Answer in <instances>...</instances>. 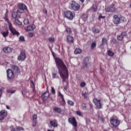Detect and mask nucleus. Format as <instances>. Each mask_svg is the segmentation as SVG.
Masks as SVG:
<instances>
[{
    "mask_svg": "<svg viewBox=\"0 0 131 131\" xmlns=\"http://www.w3.org/2000/svg\"><path fill=\"white\" fill-rule=\"evenodd\" d=\"M82 50L80 48H76L74 51V54L75 55H78L79 54H81Z\"/></svg>",
    "mask_w": 131,
    "mask_h": 131,
    "instance_id": "b1692460",
    "label": "nucleus"
},
{
    "mask_svg": "<svg viewBox=\"0 0 131 131\" xmlns=\"http://www.w3.org/2000/svg\"><path fill=\"white\" fill-rule=\"evenodd\" d=\"M105 18V16H103L102 15H100L99 16V19H104Z\"/></svg>",
    "mask_w": 131,
    "mask_h": 131,
    "instance_id": "13d9d810",
    "label": "nucleus"
},
{
    "mask_svg": "<svg viewBox=\"0 0 131 131\" xmlns=\"http://www.w3.org/2000/svg\"><path fill=\"white\" fill-rule=\"evenodd\" d=\"M127 20L126 19V18H125L123 16H121L120 17V21H122L123 22H126Z\"/></svg>",
    "mask_w": 131,
    "mask_h": 131,
    "instance_id": "f704fd0d",
    "label": "nucleus"
},
{
    "mask_svg": "<svg viewBox=\"0 0 131 131\" xmlns=\"http://www.w3.org/2000/svg\"><path fill=\"white\" fill-rule=\"evenodd\" d=\"M49 97H50V92L49 91L46 92L41 95L42 99L49 98Z\"/></svg>",
    "mask_w": 131,
    "mask_h": 131,
    "instance_id": "6ab92c4d",
    "label": "nucleus"
},
{
    "mask_svg": "<svg viewBox=\"0 0 131 131\" xmlns=\"http://www.w3.org/2000/svg\"><path fill=\"white\" fill-rule=\"evenodd\" d=\"M107 43V38L103 37L102 39V43L100 44V47H104Z\"/></svg>",
    "mask_w": 131,
    "mask_h": 131,
    "instance_id": "4be33fe9",
    "label": "nucleus"
},
{
    "mask_svg": "<svg viewBox=\"0 0 131 131\" xmlns=\"http://www.w3.org/2000/svg\"><path fill=\"white\" fill-rule=\"evenodd\" d=\"M67 89H68V82L67 83V85L64 86L63 91H67Z\"/></svg>",
    "mask_w": 131,
    "mask_h": 131,
    "instance_id": "603ef678",
    "label": "nucleus"
},
{
    "mask_svg": "<svg viewBox=\"0 0 131 131\" xmlns=\"http://www.w3.org/2000/svg\"><path fill=\"white\" fill-rule=\"evenodd\" d=\"M17 25H22V23L19 20L17 19Z\"/></svg>",
    "mask_w": 131,
    "mask_h": 131,
    "instance_id": "5fc2aeb1",
    "label": "nucleus"
},
{
    "mask_svg": "<svg viewBox=\"0 0 131 131\" xmlns=\"http://www.w3.org/2000/svg\"><path fill=\"white\" fill-rule=\"evenodd\" d=\"M35 25H32L31 26H29L27 27V31H33L36 28Z\"/></svg>",
    "mask_w": 131,
    "mask_h": 131,
    "instance_id": "f3484780",
    "label": "nucleus"
},
{
    "mask_svg": "<svg viewBox=\"0 0 131 131\" xmlns=\"http://www.w3.org/2000/svg\"><path fill=\"white\" fill-rule=\"evenodd\" d=\"M7 109H10V107L9 105H6Z\"/></svg>",
    "mask_w": 131,
    "mask_h": 131,
    "instance_id": "0e129e2a",
    "label": "nucleus"
},
{
    "mask_svg": "<svg viewBox=\"0 0 131 131\" xmlns=\"http://www.w3.org/2000/svg\"><path fill=\"white\" fill-rule=\"evenodd\" d=\"M82 19L83 21H86V19H88V15L86 14H82Z\"/></svg>",
    "mask_w": 131,
    "mask_h": 131,
    "instance_id": "2f4dec72",
    "label": "nucleus"
},
{
    "mask_svg": "<svg viewBox=\"0 0 131 131\" xmlns=\"http://www.w3.org/2000/svg\"><path fill=\"white\" fill-rule=\"evenodd\" d=\"M93 103L98 109H101L103 107V104L101 103V100L98 99L97 98L93 99Z\"/></svg>",
    "mask_w": 131,
    "mask_h": 131,
    "instance_id": "1a4fd4ad",
    "label": "nucleus"
},
{
    "mask_svg": "<svg viewBox=\"0 0 131 131\" xmlns=\"http://www.w3.org/2000/svg\"><path fill=\"white\" fill-rule=\"evenodd\" d=\"M126 35H127V34H126V32H122L121 34V35H122L124 37V36H126Z\"/></svg>",
    "mask_w": 131,
    "mask_h": 131,
    "instance_id": "864d4df0",
    "label": "nucleus"
},
{
    "mask_svg": "<svg viewBox=\"0 0 131 131\" xmlns=\"http://www.w3.org/2000/svg\"><path fill=\"white\" fill-rule=\"evenodd\" d=\"M68 120L69 122L74 127L75 130H77V121H76V118L75 117H72L69 118Z\"/></svg>",
    "mask_w": 131,
    "mask_h": 131,
    "instance_id": "423d86ee",
    "label": "nucleus"
},
{
    "mask_svg": "<svg viewBox=\"0 0 131 131\" xmlns=\"http://www.w3.org/2000/svg\"><path fill=\"white\" fill-rule=\"evenodd\" d=\"M64 17L68 20H72L75 17V12L70 10L64 12Z\"/></svg>",
    "mask_w": 131,
    "mask_h": 131,
    "instance_id": "7ed1b4c3",
    "label": "nucleus"
},
{
    "mask_svg": "<svg viewBox=\"0 0 131 131\" xmlns=\"http://www.w3.org/2000/svg\"><path fill=\"white\" fill-rule=\"evenodd\" d=\"M8 115V112L6 110L0 111V120H4Z\"/></svg>",
    "mask_w": 131,
    "mask_h": 131,
    "instance_id": "f8f14e48",
    "label": "nucleus"
},
{
    "mask_svg": "<svg viewBox=\"0 0 131 131\" xmlns=\"http://www.w3.org/2000/svg\"><path fill=\"white\" fill-rule=\"evenodd\" d=\"M5 90V88L2 87L0 89V99L2 98V96L3 95V92Z\"/></svg>",
    "mask_w": 131,
    "mask_h": 131,
    "instance_id": "58836bf2",
    "label": "nucleus"
},
{
    "mask_svg": "<svg viewBox=\"0 0 131 131\" xmlns=\"http://www.w3.org/2000/svg\"><path fill=\"white\" fill-rule=\"evenodd\" d=\"M1 34L4 37H7L9 35V31L7 30L6 32H2Z\"/></svg>",
    "mask_w": 131,
    "mask_h": 131,
    "instance_id": "cd10ccee",
    "label": "nucleus"
},
{
    "mask_svg": "<svg viewBox=\"0 0 131 131\" xmlns=\"http://www.w3.org/2000/svg\"><path fill=\"white\" fill-rule=\"evenodd\" d=\"M52 54L53 56L55 58V53H54L53 52H52Z\"/></svg>",
    "mask_w": 131,
    "mask_h": 131,
    "instance_id": "e2e57ef3",
    "label": "nucleus"
},
{
    "mask_svg": "<svg viewBox=\"0 0 131 131\" xmlns=\"http://www.w3.org/2000/svg\"><path fill=\"white\" fill-rule=\"evenodd\" d=\"M76 114H77V115H78L79 116H81V117H82V116H83V115H82V113H81V112H80L79 111H76Z\"/></svg>",
    "mask_w": 131,
    "mask_h": 131,
    "instance_id": "a19ab883",
    "label": "nucleus"
},
{
    "mask_svg": "<svg viewBox=\"0 0 131 131\" xmlns=\"http://www.w3.org/2000/svg\"><path fill=\"white\" fill-rule=\"evenodd\" d=\"M19 70H20V69H19V67H17V73H18V71H19Z\"/></svg>",
    "mask_w": 131,
    "mask_h": 131,
    "instance_id": "69168bd1",
    "label": "nucleus"
},
{
    "mask_svg": "<svg viewBox=\"0 0 131 131\" xmlns=\"http://www.w3.org/2000/svg\"><path fill=\"white\" fill-rule=\"evenodd\" d=\"M107 55L110 57H113V56H114V52L111 51V50H108Z\"/></svg>",
    "mask_w": 131,
    "mask_h": 131,
    "instance_id": "c85d7f7f",
    "label": "nucleus"
},
{
    "mask_svg": "<svg viewBox=\"0 0 131 131\" xmlns=\"http://www.w3.org/2000/svg\"><path fill=\"white\" fill-rule=\"evenodd\" d=\"M58 95L61 98V101L63 104H66V102L65 101V99L64 98V95L61 93L60 92H58Z\"/></svg>",
    "mask_w": 131,
    "mask_h": 131,
    "instance_id": "412c9836",
    "label": "nucleus"
},
{
    "mask_svg": "<svg viewBox=\"0 0 131 131\" xmlns=\"http://www.w3.org/2000/svg\"><path fill=\"white\" fill-rule=\"evenodd\" d=\"M53 110L55 112H57V113H61V112H62V110L61 109V108H59L58 107H54Z\"/></svg>",
    "mask_w": 131,
    "mask_h": 131,
    "instance_id": "a878e982",
    "label": "nucleus"
},
{
    "mask_svg": "<svg viewBox=\"0 0 131 131\" xmlns=\"http://www.w3.org/2000/svg\"><path fill=\"white\" fill-rule=\"evenodd\" d=\"M12 16L16 22L17 21V12H12Z\"/></svg>",
    "mask_w": 131,
    "mask_h": 131,
    "instance_id": "bb28decb",
    "label": "nucleus"
},
{
    "mask_svg": "<svg viewBox=\"0 0 131 131\" xmlns=\"http://www.w3.org/2000/svg\"><path fill=\"white\" fill-rule=\"evenodd\" d=\"M67 40L69 43H73L74 42V38L70 35L67 37Z\"/></svg>",
    "mask_w": 131,
    "mask_h": 131,
    "instance_id": "2eb2a0df",
    "label": "nucleus"
},
{
    "mask_svg": "<svg viewBox=\"0 0 131 131\" xmlns=\"http://www.w3.org/2000/svg\"><path fill=\"white\" fill-rule=\"evenodd\" d=\"M24 130V128L22 127H18L17 128V131Z\"/></svg>",
    "mask_w": 131,
    "mask_h": 131,
    "instance_id": "3c124183",
    "label": "nucleus"
},
{
    "mask_svg": "<svg viewBox=\"0 0 131 131\" xmlns=\"http://www.w3.org/2000/svg\"><path fill=\"white\" fill-rule=\"evenodd\" d=\"M89 106H90L91 109H93V104L92 103H90L89 104Z\"/></svg>",
    "mask_w": 131,
    "mask_h": 131,
    "instance_id": "052dcab7",
    "label": "nucleus"
},
{
    "mask_svg": "<svg viewBox=\"0 0 131 131\" xmlns=\"http://www.w3.org/2000/svg\"><path fill=\"white\" fill-rule=\"evenodd\" d=\"M17 35H19V33H18V32H17Z\"/></svg>",
    "mask_w": 131,
    "mask_h": 131,
    "instance_id": "774afa93",
    "label": "nucleus"
},
{
    "mask_svg": "<svg viewBox=\"0 0 131 131\" xmlns=\"http://www.w3.org/2000/svg\"><path fill=\"white\" fill-rule=\"evenodd\" d=\"M9 12L8 10H7L6 13V16L5 17V21H7V23L9 24V30L11 31V33L13 34V35H15V34H17V31H16V29H15L14 28H13V26L10 22V20H9V19H8V13Z\"/></svg>",
    "mask_w": 131,
    "mask_h": 131,
    "instance_id": "f03ea898",
    "label": "nucleus"
},
{
    "mask_svg": "<svg viewBox=\"0 0 131 131\" xmlns=\"http://www.w3.org/2000/svg\"><path fill=\"white\" fill-rule=\"evenodd\" d=\"M48 40L50 42H55V40L54 37H50L48 38Z\"/></svg>",
    "mask_w": 131,
    "mask_h": 131,
    "instance_id": "c9c22d12",
    "label": "nucleus"
},
{
    "mask_svg": "<svg viewBox=\"0 0 131 131\" xmlns=\"http://www.w3.org/2000/svg\"><path fill=\"white\" fill-rule=\"evenodd\" d=\"M51 92L53 95H55L56 94V91L55 90V89L54 87H51Z\"/></svg>",
    "mask_w": 131,
    "mask_h": 131,
    "instance_id": "8fccbe9b",
    "label": "nucleus"
},
{
    "mask_svg": "<svg viewBox=\"0 0 131 131\" xmlns=\"http://www.w3.org/2000/svg\"><path fill=\"white\" fill-rule=\"evenodd\" d=\"M50 123L51 125H52V126H53V127H57L58 123L57 122V120H53L50 121Z\"/></svg>",
    "mask_w": 131,
    "mask_h": 131,
    "instance_id": "a211bd4d",
    "label": "nucleus"
},
{
    "mask_svg": "<svg viewBox=\"0 0 131 131\" xmlns=\"http://www.w3.org/2000/svg\"><path fill=\"white\" fill-rule=\"evenodd\" d=\"M24 24L25 25H27L28 24H29V20H28V18L25 19L24 20Z\"/></svg>",
    "mask_w": 131,
    "mask_h": 131,
    "instance_id": "79ce46f5",
    "label": "nucleus"
},
{
    "mask_svg": "<svg viewBox=\"0 0 131 131\" xmlns=\"http://www.w3.org/2000/svg\"><path fill=\"white\" fill-rule=\"evenodd\" d=\"M30 85L33 89V92H35V84L32 80H30Z\"/></svg>",
    "mask_w": 131,
    "mask_h": 131,
    "instance_id": "5701e85b",
    "label": "nucleus"
},
{
    "mask_svg": "<svg viewBox=\"0 0 131 131\" xmlns=\"http://www.w3.org/2000/svg\"><path fill=\"white\" fill-rule=\"evenodd\" d=\"M68 104H69L70 106H74V102H73L72 100H68Z\"/></svg>",
    "mask_w": 131,
    "mask_h": 131,
    "instance_id": "4c0bfd02",
    "label": "nucleus"
},
{
    "mask_svg": "<svg viewBox=\"0 0 131 131\" xmlns=\"http://www.w3.org/2000/svg\"><path fill=\"white\" fill-rule=\"evenodd\" d=\"M66 32L68 34H70V33H71V29H70V28H67Z\"/></svg>",
    "mask_w": 131,
    "mask_h": 131,
    "instance_id": "49530a36",
    "label": "nucleus"
},
{
    "mask_svg": "<svg viewBox=\"0 0 131 131\" xmlns=\"http://www.w3.org/2000/svg\"><path fill=\"white\" fill-rule=\"evenodd\" d=\"M80 2H81V3H84V0H80Z\"/></svg>",
    "mask_w": 131,
    "mask_h": 131,
    "instance_id": "338daca9",
    "label": "nucleus"
},
{
    "mask_svg": "<svg viewBox=\"0 0 131 131\" xmlns=\"http://www.w3.org/2000/svg\"><path fill=\"white\" fill-rule=\"evenodd\" d=\"M105 11L106 13H114L117 11V8L115 7V4H113L110 6H106Z\"/></svg>",
    "mask_w": 131,
    "mask_h": 131,
    "instance_id": "20e7f679",
    "label": "nucleus"
},
{
    "mask_svg": "<svg viewBox=\"0 0 131 131\" xmlns=\"http://www.w3.org/2000/svg\"><path fill=\"white\" fill-rule=\"evenodd\" d=\"M18 7L17 12H18V13H25V10H27V6L23 3L18 4Z\"/></svg>",
    "mask_w": 131,
    "mask_h": 131,
    "instance_id": "0eeeda50",
    "label": "nucleus"
},
{
    "mask_svg": "<svg viewBox=\"0 0 131 131\" xmlns=\"http://www.w3.org/2000/svg\"><path fill=\"white\" fill-rule=\"evenodd\" d=\"M52 78L58 79L59 78V73L57 72H54L52 74Z\"/></svg>",
    "mask_w": 131,
    "mask_h": 131,
    "instance_id": "aec40b11",
    "label": "nucleus"
},
{
    "mask_svg": "<svg viewBox=\"0 0 131 131\" xmlns=\"http://www.w3.org/2000/svg\"><path fill=\"white\" fill-rule=\"evenodd\" d=\"M37 123V121H33L32 123L33 127H35L36 126V124Z\"/></svg>",
    "mask_w": 131,
    "mask_h": 131,
    "instance_id": "a18cd8bd",
    "label": "nucleus"
},
{
    "mask_svg": "<svg viewBox=\"0 0 131 131\" xmlns=\"http://www.w3.org/2000/svg\"><path fill=\"white\" fill-rule=\"evenodd\" d=\"M12 69L13 70H16V66H12Z\"/></svg>",
    "mask_w": 131,
    "mask_h": 131,
    "instance_id": "bf43d9fd",
    "label": "nucleus"
},
{
    "mask_svg": "<svg viewBox=\"0 0 131 131\" xmlns=\"http://www.w3.org/2000/svg\"><path fill=\"white\" fill-rule=\"evenodd\" d=\"M43 13H44V14H48V10H47V9H44L43 10Z\"/></svg>",
    "mask_w": 131,
    "mask_h": 131,
    "instance_id": "6e6d98bb",
    "label": "nucleus"
},
{
    "mask_svg": "<svg viewBox=\"0 0 131 131\" xmlns=\"http://www.w3.org/2000/svg\"><path fill=\"white\" fill-rule=\"evenodd\" d=\"M82 96H83V97H84V99H87L88 98V93H86V92H83Z\"/></svg>",
    "mask_w": 131,
    "mask_h": 131,
    "instance_id": "37998d69",
    "label": "nucleus"
},
{
    "mask_svg": "<svg viewBox=\"0 0 131 131\" xmlns=\"http://www.w3.org/2000/svg\"><path fill=\"white\" fill-rule=\"evenodd\" d=\"M17 59L19 61H25V59H26V53L25 51H23L20 53V54L18 56Z\"/></svg>",
    "mask_w": 131,
    "mask_h": 131,
    "instance_id": "9b49d317",
    "label": "nucleus"
},
{
    "mask_svg": "<svg viewBox=\"0 0 131 131\" xmlns=\"http://www.w3.org/2000/svg\"><path fill=\"white\" fill-rule=\"evenodd\" d=\"M71 9L74 11H78L80 9V5L74 1H72L70 4Z\"/></svg>",
    "mask_w": 131,
    "mask_h": 131,
    "instance_id": "39448f33",
    "label": "nucleus"
},
{
    "mask_svg": "<svg viewBox=\"0 0 131 131\" xmlns=\"http://www.w3.org/2000/svg\"><path fill=\"white\" fill-rule=\"evenodd\" d=\"M98 10V8L97 7V5H94L92 6V12H97Z\"/></svg>",
    "mask_w": 131,
    "mask_h": 131,
    "instance_id": "c756f323",
    "label": "nucleus"
},
{
    "mask_svg": "<svg viewBox=\"0 0 131 131\" xmlns=\"http://www.w3.org/2000/svg\"><path fill=\"white\" fill-rule=\"evenodd\" d=\"M22 94L24 95H26V94H27V89L26 88H23Z\"/></svg>",
    "mask_w": 131,
    "mask_h": 131,
    "instance_id": "e433bc0d",
    "label": "nucleus"
},
{
    "mask_svg": "<svg viewBox=\"0 0 131 131\" xmlns=\"http://www.w3.org/2000/svg\"><path fill=\"white\" fill-rule=\"evenodd\" d=\"M29 36L30 37H33V33H30L29 34Z\"/></svg>",
    "mask_w": 131,
    "mask_h": 131,
    "instance_id": "4d7b16f0",
    "label": "nucleus"
},
{
    "mask_svg": "<svg viewBox=\"0 0 131 131\" xmlns=\"http://www.w3.org/2000/svg\"><path fill=\"white\" fill-rule=\"evenodd\" d=\"M92 32H93V33H94V34L100 33V30L97 28L93 27L92 28Z\"/></svg>",
    "mask_w": 131,
    "mask_h": 131,
    "instance_id": "393cba45",
    "label": "nucleus"
},
{
    "mask_svg": "<svg viewBox=\"0 0 131 131\" xmlns=\"http://www.w3.org/2000/svg\"><path fill=\"white\" fill-rule=\"evenodd\" d=\"M11 131H17V128H12Z\"/></svg>",
    "mask_w": 131,
    "mask_h": 131,
    "instance_id": "680f3d73",
    "label": "nucleus"
},
{
    "mask_svg": "<svg viewBox=\"0 0 131 131\" xmlns=\"http://www.w3.org/2000/svg\"><path fill=\"white\" fill-rule=\"evenodd\" d=\"M85 85H86V83H85V82H81V83H80L81 88H84V86H85Z\"/></svg>",
    "mask_w": 131,
    "mask_h": 131,
    "instance_id": "de8ad7c7",
    "label": "nucleus"
},
{
    "mask_svg": "<svg viewBox=\"0 0 131 131\" xmlns=\"http://www.w3.org/2000/svg\"><path fill=\"white\" fill-rule=\"evenodd\" d=\"M37 115L36 114H34L33 115V121H37Z\"/></svg>",
    "mask_w": 131,
    "mask_h": 131,
    "instance_id": "c03bdc74",
    "label": "nucleus"
},
{
    "mask_svg": "<svg viewBox=\"0 0 131 131\" xmlns=\"http://www.w3.org/2000/svg\"><path fill=\"white\" fill-rule=\"evenodd\" d=\"M113 22L114 24L118 25L120 24V17H118V15H114L113 16Z\"/></svg>",
    "mask_w": 131,
    "mask_h": 131,
    "instance_id": "ddd939ff",
    "label": "nucleus"
},
{
    "mask_svg": "<svg viewBox=\"0 0 131 131\" xmlns=\"http://www.w3.org/2000/svg\"><path fill=\"white\" fill-rule=\"evenodd\" d=\"M117 38L118 40H120V41L123 40L124 37L121 35H119L117 36Z\"/></svg>",
    "mask_w": 131,
    "mask_h": 131,
    "instance_id": "72a5a7b5",
    "label": "nucleus"
},
{
    "mask_svg": "<svg viewBox=\"0 0 131 131\" xmlns=\"http://www.w3.org/2000/svg\"><path fill=\"white\" fill-rule=\"evenodd\" d=\"M7 76L8 80L14 79V72L11 69H8L7 70Z\"/></svg>",
    "mask_w": 131,
    "mask_h": 131,
    "instance_id": "9d476101",
    "label": "nucleus"
},
{
    "mask_svg": "<svg viewBox=\"0 0 131 131\" xmlns=\"http://www.w3.org/2000/svg\"><path fill=\"white\" fill-rule=\"evenodd\" d=\"M82 107L83 110H86V104H85V103H82Z\"/></svg>",
    "mask_w": 131,
    "mask_h": 131,
    "instance_id": "09e8293b",
    "label": "nucleus"
},
{
    "mask_svg": "<svg viewBox=\"0 0 131 131\" xmlns=\"http://www.w3.org/2000/svg\"><path fill=\"white\" fill-rule=\"evenodd\" d=\"M3 51L4 53H6V54H10V53L12 52V48L9 47H6L3 48Z\"/></svg>",
    "mask_w": 131,
    "mask_h": 131,
    "instance_id": "4468645a",
    "label": "nucleus"
},
{
    "mask_svg": "<svg viewBox=\"0 0 131 131\" xmlns=\"http://www.w3.org/2000/svg\"><path fill=\"white\" fill-rule=\"evenodd\" d=\"M111 124L114 127H118V126H119V124H120V120L112 118L110 120Z\"/></svg>",
    "mask_w": 131,
    "mask_h": 131,
    "instance_id": "6e6552de",
    "label": "nucleus"
},
{
    "mask_svg": "<svg viewBox=\"0 0 131 131\" xmlns=\"http://www.w3.org/2000/svg\"><path fill=\"white\" fill-rule=\"evenodd\" d=\"M19 41H22V42L25 41V38L23 36H20L19 37Z\"/></svg>",
    "mask_w": 131,
    "mask_h": 131,
    "instance_id": "ea45409f",
    "label": "nucleus"
},
{
    "mask_svg": "<svg viewBox=\"0 0 131 131\" xmlns=\"http://www.w3.org/2000/svg\"><path fill=\"white\" fill-rule=\"evenodd\" d=\"M6 93L7 94H14V93H16V90H7Z\"/></svg>",
    "mask_w": 131,
    "mask_h": 131,
    "instance_id": "7c9ffc66",
    "label": "nucleus"
},
{
    "mask_svg": "<svg viewBox=\"0 0 131 131\" xmlns=\"http://www.w3.org/2000/svg\"><path fill=\"white\" fill-rule=\"evenodd\" d=\"M55 61L60 77L62 78V82H65L69 76L67 67L64 63V61L59 57H55Z\"/></svg>",
    "mask_w": 131,
    "mask_h": 131,
    "instance_id": "f257e3e1",
    "label": "nucleus"
},
{
    "mask_svg": "<svg viewBox=\"0 0 131 131\" xmlns=\"http://www.w3.org/2000/svg\"><path fill=\"white\" fill-rule=\"evenodd\" d=\"M83 64L84 65V67H88V65L90 64V59L89 57H85L84 60L83 61Z\"/></svg>",
    "mask_w": 131,
    "mask_h": 131,
    "instance_id": "dca6fc26",
    "label": "nucleus"
},
{
    "mask_svg": "<svg viewBox=\"0 0 131 131\" xmlns=\"http://www.w3.org/2000/svg\"><path fill=\"white\" fill-rule=\"evenodd\" d=\"M96 47H97V43H96V41L93 42L91 44L92 50H94Z\"/></svg>",
    "mask_w": 131,
    "mask_h": 131,
    "instance_id": "473e14b6",
    "label": "nucleus"
}]
</instances>
